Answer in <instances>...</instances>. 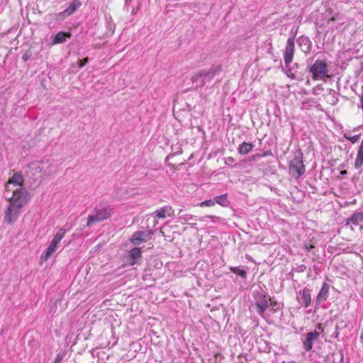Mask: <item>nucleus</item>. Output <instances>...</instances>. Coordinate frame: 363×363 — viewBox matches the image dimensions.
Segmentation results:
<instances>
[{
	"label": "nucleus",
	"instance_id": "obj_13",
	"mask_svg": "<svg viewBox=\"0 0 363 363\" xmlns=\"http://www.w3.org/2000/svg\"><path fill=\"white\" fill-rule=\"evenodd\" d=\"M297 299L300 303L302 301L304 307L308 308L311 302V290L305 287L302 291H299Z\"/></svg>",
	"mask_w": 363,
	"mask_h": 363
},
{
	"label": "nucleus",
	"instance_id": "obj_31",
	"mask_svg": "<svg viewBox=\"0 0 363 363\" xmlns=\"http://www.w3.org/2000/svg\"><path fill=\"white\" fill-rule=\"evenodd\" d=\"M160 218L166 217L164 208H160Z\"/></svg>",
	"mask_w": 363,
	"mask_h": 363
},
{
	"label": "nucleus",
	"instance_id": "obj_10",
	"mask_svg": "<svg viewBox=\"0 0 363 363\" xmlns=\"http://www.w3.org/2000/svg\"><path fill=\"white\" fill-rule=\"evenodd\" d=\"M82 6L81 0H73L63 11L56 14V18L63 20L73 14Z\"/></svg>",
	"mask_w": 363,
	"mask_h": 363
},
{
	"label": "nucleus",
	"instance_id": "obj_39",
	"mask_svg": "<svg viewBox=\"0 0 363 363\" xmlns=\"http://www.w3.org/2000/svg\"><path fill=\"white\" fill-rule=\"evenodd\" d=\"M340 167H345V164H341V165H340Z\"/></svg>",
	"mask_w": 363,
	"mask_h": 363
},
{
	"label": "nucleus",
	"instance_id": "obj_20",
	"mask_svg": "<svg viewBox=\"0 0 363 363\" xmlns=\"http://www.w3.org/2000/svg\"><path fill=\"white\" fill-rule=\"evenodd\" d=\"M363 164V147L359 146L354 162V168L359 171V174L362 173V166Z\"/></svg>",
	"mask_w": 363,
	"mask_h": 363
},
{
	"label": "nucleus",
	"instance_id": "obj_41",
	"mask_svg": "<svg viewBox=\"0 0 363 363\" xmlns=\"http://www.w3.org/2000/svg\"><path fill=\"white\" fill-rule=\"evenodd\" d=\"M295 65V67H297L298 64H297V63H295V65Z\"/></svg>",
	"mask_w": 363,
	"mask_h": 363
},
{
	"label": "nucleus",
	"instance_id": "obj_1",
	"mask_svg": "<svg viewBox=\"0 0 363 363\" xmlns=\"http://www.w3.org/2000/svg\"><path fill=\"white\" fill-rule=\"evenodd\" d=\"M4 197L9 201L10 204H26L30 201L31 194L26 188H18L16 190L10 189L9 185H5Z\"/></svg>",
	"mask_w": 363,
	"mask_h": 363
},
{
	"label": "nucleus",
	"instance_id": "obj_26",
	"mask_svg": "<svg viewBox=\"0 0 363 363\" xmlns=\"http://www.w3.org/2000/svg\"><path fill=\"white\" fill-rule=\"evenodd\" d=\"M345 137L346 138V139L350 140L353 144L356 143L359 139V135H354L352 137H347V136L345 135Z\"/></svg>",
	"mask_w": 363,
	"mask_h": 363
},
{
	"label": "nucleus",
	"instance_id": "obj_22",
	"mask_svg": "<svg viewBox=\"0 0 363 363\" xmlns=\"http://www.w3.org/2000/svg\"><path fill=\"white\" fill-rule=\"evenodd\" d=\"M253 147L254 145L252 143L243 142L239 146V153L240 155H246L252 150Z\"/></svg>",
	"mask_w": 363,
	"mask_h": 363
},
{
	"label": "nucleus",
	"instance_id": "obj_35",
	"mask_svg": "<svg viewBox=\"0 0 363 363\" xmlns=\"http://www.w3.org/2000/svg\"><path fill=\"white\" fill-rule=\"evenodd\" d=\"M271 305L273 306L274 307H276L277 303L276 302H272Z\"/></svg>",
	"mask_w": 363,
	"mask_h": 363
},
{
	"label": "nucleus",
	"instance_id": "obj_14",
	"mask_svg": "<svg viewBox=\"0 0 363 363\" xmlns=\"http://www.w3.org/2000/svg\"><path fill=\"white\" fill-rule=\"evenodd\" d=\"M141 257V248L134 247L128 252L127 256V261L130 266L134 265L137 263V261Z\"/></svg>",
	"mask_w": 363,
	"mask_h": 363
},
{
	"label": "nucleus",
	"instance_id": "obj_15",
	"mask_svg": "<svg viewBox=\"0 0 363 363\" xmlns=\"http://www.w3.org/2000/svg\"><path fill=\"white\" fill-rule=\"evenodd\" d=\"M330 285L327 283H324L320 289V291L318 294L315 300V305H318L320 303L326 301L328 298V295L329 293Z\"/></svg>",
	"mask_w": 363,
	"mask_h": 363
},
{
	"label": "nucleus",
	"instance_id": "obj_38",
	"mask_svg": "<svg viewBox=\"0 0 363 363\" xmlns=\"http://www.w3.org/2000/svg\"><path fill=\"white\" fill-rule=\"evenodd\" d=\"M155 213H156V216H159V211H155Z\"/></svg>",
	"mask_w": 363,
	"mask_h": 363
},
{
	"label": "nucleus",
	"instance_id": "obj_3",
	"mask_svg": "<svg viewBox=\"0 0 363 363\" xmlns=\"http://www.w3.org/2000/svg\"><path fill=\"white\" fill-rule=\"evenodd\" d=\"M295 50V44H294V37H289L286 41V45L285 48V51L284 54V60L286 67V75L291 78L294 79L295 75L291 72V69L289 67L290 64L292 62L293 57L294 55Z\"/></svg>",
	"mask_w": 363,
	"mask_h": 363
},
{
	"label": "nucleus",
	"instance_id": "obj_30",
	"mask_svg": "<svg viewBox=\"0 0 363 363\" xmlns=\"http://www.w3.org/2000/svg\"><path fill=\"white\" fill-rule=\"evenodd\" d=\"M62 359V355L58 354L53 363H60Z\"/></svg>",
	"mask_w": 363,
	"mask_h": 363
},
{
	"label": "nucleus",
	"instance_id": "obj_2",
	"mask_svg": "<svg viewBox=\"0 0 363 363\" xmlns=\"http://www.w3.org/2000/svg\"><path fill=\"white\" fill-rule=\"evenodd\" d=\"M221 71L220 66L212 67L209 69H202L194 74L191 81L192 83H197L199 82V78H201L199 83L197 84V86L199 87L203 86L207 82L211 81L214 77L219 74Z\"/></svg>",
	"mask_w": 363,
	"mask_h": 363
},
{
	"label": "nucleus",
	"instance_id": "obj_29",
	"mask_svg": "<svg viewBox=\"0 0 363 363\" xmlns=\"http://www.w3.org/2000/svg\"><path fill=\"white\" fill-rule=\"evenodd\" d=\"M89 61V57H85L79 62V67H83Z\"/></svg>",
	"mask_w": 363,
	"mask_h": 363
},
{
	"label": "nucleus",
	"instance_id": "obj_17",
	"mask_svg": "<svg viewBox=\"0 0 363 363\" xmlns=\"http://www.w3.org/2000/svg\"><path fill=\"white\" fill-rule=\"evenodd\" d=\"M148 234L146 232L138 231L133 233L130 240L134 245H139L141 242L147 240Z\"/></svg>",
	"mask_w": 363,
	"mask_h": 363
},
{
	"label": "nucleus",
	"instance_id": "obj_21",
	"mask_svg": "<svg viewBox=\"0 0 363 363\" xmlns=\"http://www.w3.org/2000/svg\"><path fill=\"white\" fill-rule=\"evenodd\" d=\"M70 33H64V32H58L55 36L53 39L54 43H65L67 38H69L71 37Z\"/></svg>",
	"mask_w": 363,
	"mask_h": 363
},
{
	"label": "nucleus",
	"instance_id": "obj_27",
	"mask_svg": "<svg viewBox=\"0 0 363 363\" xmlns=\"http://www.w3.org/2000/svg\"><path fill=\"white\" fill-rule=\"evenodd\" d=\"M264 346L262 348V352H266V353H269L271 351V348H272L270 345L265 341L264 342Z\"/></svg>",
	"mask_w": 363,
	"mask_h": 363
},
{
	"label": "nucleus",
	"instance_id": "obj_40",
	"mask_svg": "<svg viewBox=\"0 0 363 363\" xmlns=\"http://www.w3.org/2000/svg\"><path fill=\"white\" fill-rule=\"evenodd\" d=\"M160 233H162V234L164 233L162 232V229H161V228H160Z\"/></svg>",
	"mask_w": 363,
	"mask_h": 363
},
{
	"label": "nucleus",
	"instance_id": "obj_5",
	"mask_svg": "<svg viewBox=\"0 0 363 363\" xmlns=\"http://www.w3.org/2000/svg\"><path fill=\"white\" fill-rule=\"evenodd\" d=\"M253 296L255 298V305L257 308L256 311L258 314L262 315L269 307L268 301H271V298H268L267 293L262 289L255 291L253 292Z\"/></svg>",
	"mask_w": 363,
	"mask_h": 363
},
{
	"label": "nucleus",
	"instance_id": "obj_33",
	"mask_svg": "<svg viewBox=\"0 0 363 363\" xmlns=\"http://www.w3.org/2000/svg\"><path fill=\"white\" fill-rule=\"evenodd\" d=\"M340 174H341L342 175H345V174H347V170H341V171H340Z\"/></svg>",
	"mask_w": 363,
	"mask_h": 363
},
{
	"label": "nucleus",
	"instance_id": "obj_18",
	"mask_svg": "<svg viewBox=\"0 0 363 363\" xmlns=\"http://www.w3.org/2000/svg\"><path fill=\"white\" fill-rule=\"evenodd\" d=\"M23 183V177L21 172H16L9 179L6 185H9V186L12 184L13 186H22Z\"/></svg>",
	"mask_w": 363,
	"mask_h": 363
},
{
	"label": "nucleus",
	"instance_id": "obj_36",
	"mask_svg": "<svg viewBox=\"0 0 363 363\" xmlns=\"http://www.w3.org/2000/svg\"><path fill=\"white\" fill-rule=\"evenodd\" d=\"M317 328L320 330L322 328L321 324H318Z\"/></svg>",
	"mask_w": 363,
	"mask_h": 363
},
{
	"label": "nucleus",
	"instance_id": "obj_24",
	"mask_svg": "<svg viewBox=\"0 0 363 363\" xmlns=\"http://www.w3.org/2000/svg\"><path fill=\"white\" fill-rule=\"evenodd\" d=\"M32 56V52L30 50H26L23 56H22V59L24 62H26L27 60H28Z\"/></svg>",
	"mask_w": 363,
	"mask_h": 363
},
{
	"label": "nucleus",
	"instance_id": "obj_25",
	"mask_svg": "<svg viewBox=\"0 0 363 363\" xmlns=\"http://www.w3.org/2000/svg\"><path fill=\"white\" fill-rule=\"evenodd\" d=\"M269 155V152H264L262 155L257 154L254 155L250 157V160H256L257 159H259L262 157H266Z\"/></svg>",
	"mask_w": 363,
	"mask_h": 363
},
{
	"label": "nucleus",
	"instance_id": "obj_16",
	"mask_svg": "<svg viewBox=\"0 0 363 363\" xmlns=\"http://www.w3.org/2000/svg\"><path fill=\"white\" fill-rule=\"evenodd\" d=\"M225 204V203H229L230 201H228V195L222 194L220 196H217L213 198V199H208L201 202L199 204Z\"/></svg>",
	"mask_w": 363,
	"mask_h": 363
},
{
	"label": "nucleus",
	"instance_id": "obj_43",
	"mask_svg": "<svg viewBox=\"0 0 363 363\" xmlns=\"http://www.w3.org/2000/svg\"><path fill=\"white\" fill-rule=\"evenodd\" d=\"M128 0H125V3H126V4H128Z\"/></svg>",
	"mask_w": 363,
	"mask_h": 363
},
{
	"label": "nucleus",
	"instance_id": "obj_32",
	"mask_svg": "<svg viewBox=\"0 0 363 363\" xmlns=\"http://www.w3.org/2000/svg\"><path fill=\"white\" fill-rule=\"evenodd\" d=\"M184 219L185 221H188L193 218V217L190 215H184Z\"/></svg>",
	"mask_w": 363,
	"mask_h": 363
},
{
	"label": "nucleus",
	"instance_id": "obj_7",
	"mask_svg": "<svg viewBox=\"0 0 363 363\" xmlns=\"http://www.w3.org/2000/svg\"><path fill=\"white\" fill-rule=\"evenodd\" d=\"M65 234L64 228H60L52 239L50 245L48 247L45 252V255H42V258L47 260L56 251V247L61 241Z\"/></svg>",
	"mask_w": 363,
	"mask_h": 363
},
{
	"label": "nucleus",
	"instance_id": "obj_6",
	"mask_svg": "<svg viewBox=\"0 0 363 363\" xmlns=\"http://www.w3.org/2000/svg\"><path fill=\"white\" fill-rule=\"evenodd\" d=\"M289 170L290 173L296 178L300 177L305 173V167L302 161V154L301 152L290 161Z\"/></svg>",
	"mask_w": 363,
	"mask_h": 363
},
{
	"label": "nucleus",
	"instance_id": "obj_37",
	"mask_svg": "<svg viewBox=\"0 0 363 363\" xmlns=\"http://www.w3.org/2000/svg\"><path fill=\"white\" fill-rule=\"evenodd\" d=\"M200 80H201V78H199V81H200ZM199 82H198L197 83H194L196 84V86H195L196 87H199V86H197V84H199Z\"/></svg>",
	"mask_w": 363,
	"mask_h": 363
},
{
	"label": "nucleus",
	"instance_id": "obj_4",
	"mask_svg": "<svg viewBox=\"0 0 363 363\" xmlns=\"http://www.w3.org/2000/svg\"><path fill=\"white\" fill-rule=\"evenodd\" d=\"M111 215V209L105 206H96L94 211L88 217L87 226H91L96 222H101L107 219Z\"/></svg>",
	"mask_w": 363,
	"mask_h": 363
},
{
	"label": "nucleus",
	"instance_id": "obj_23",
	"mask_svg": "<svg viewBox=\"0 0 363 363\" xmlns=\"http://www.w3.org/2000/svg\"><path fill=\"white\" fill-rule=\"evenodd\" d=\"M230 271L242 279H245L247 277V272L245 269L240 268V267H230Z\"/></svg>",
	"mask_w": 363,
	"mask_h": 363
},
{
	"label": "nucleus",
	"instance_id": "obj_19",
	"mask_svg": "<svg viewBox=\"0 0 363 363\" xmlns=\"http://www.w3.org/2000/svg\"><path fill=\"white\" fill-rule=\"evenodd\" d=\"M362 221H363V213L355 212L350 218L347 219L346 225H357Z\"/></svg>",
	"mask_w": 363,
	"mask_h": 363
},
{
	"label": "nucleus",
	"instance_id": "obj_28",
	"mask_svg": "<svg viewBox=\"0 0 363 363\" xmlns=\"http://www.w3.org/2000/svg\"><path fill=\"white\" fill-rule=\"evenodd\" d=\"M339 326L337 325H335V330L334 333L331 335V337L335 339H337L339 337Z\"/></svg>",
	"mask_w": 363,
	"mask_h": 363
},
{
	"label": "nucleus",
	"instance_id": "obj_34",
	"mask_svg": "<svg viewBox=\"0 0 363 363\" xmlns=\"http://www.w3.org/2000/svg\"><path fill=\"white\" fill-rule=\"evenodd\" d=\"M228 160L230 162H233L234 161V159L233 157H230L228 158Z\"/></svg>",
	"mask_w": 363,
	"mask_h": 363
},
{
	"label": "nucleus",
	"instance_id": "obj_9",
	"mask_svg": "<svg viewBox=\"0 0 363 363\" xmlns=\"http://www.w3.org/2000/svg\"><path fill=\"white\" fill-rule=\"evenodd\" d=\"M310 72L313 74V79L321 78L328 74V67L325 62L317 60L311 67Z\"/></svg>",
	"mask_w": 363,
	"mask_h": 363
},
{
	"label": "nucleus",
	"instance_id": "obj_8",
	"mask_svg": "<svg viewBox=\"0 0 363 363\" xmlns=\"http://www.w3.org/2000/svg\"><path fill=\"white\" fill-rule=\"evenodd\" d=\"M41 170L42 169L38 162H32L28 166V171L26 172V174L29 177L30 176L35 177L33 182H30V186H33L34 188L38 186L40 184L39 179L41 177Z\"/></svg>",
	"mask_w": 363,
	"mask_h": 363
},
{
	"label": "nucleus",
	"instance_id": "obj_42",
	"mask_svg": "<svg viewBox=\"0 0 363 363\" xmlns=\"http://www.w3.org/2000/svg\"><path fill=\"white\" fill-rule=\"evenodd\" d=\"M295 65V67H297L298 64H297V63H295V65Z\"/></svg>",
	"mask_w": 363,
	"mask_h": 363
},
{
	"label": "nucleus",
	"instance_id": "obj_11",
	"mask_svg": "<svg viewBox=\"0 0 363 363\" xmlns=\"http://www.w3.org/2000/svg\"><path fill=\"white\" fill-rule=\"evenodd\" d=\"M22 206H8L5 211L4 221L13 223L18 217Z\"/></svg>",
	"mask_w": 363,
	"mask_h": 363
},
{
	"label": "nucleus",
	"instance_id": "obj_12",
	"mask_svg": "<svg viewBox=\"0 0 363 363\" xmlns=\"http://www.w3.org/2000/svg\"><path fill=\"white\" fill-rule=\"evenodd\" d=\"M320 333L316 330L310 332L306 334L305 340L303 341V348L306 351H311L313 348V342L319 338Z\"/></svg>",
	"mask_w": 363,
	"mask_h": 363
}]
</instances>
